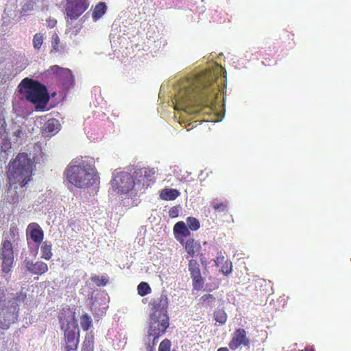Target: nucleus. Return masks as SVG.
Segmentation results:
<instances>
[{"label": "nucleus", "mask_w": 351, "mask_h": 351, "mask_svg": "<svg viewBox=\"0 0 351 351\" xmlns=\"http://www.w3.org/2000/svg\"><path fill=\"white\" fill-rule=\"evenodd\" d=\"M210 206L216 213H226L228 211V202L227 200L222 201L215 199L210 203Z\"/></svg>", "instance_id": "a211bd4d"}, {"label": "nucleus", "mask_w": 351, "mask_h": 351, "mask_svg": "<svg viewBox=\"0 0 351 351\" xmlns=\"http://www.w3.org/2000/svg\"><path fill=\"white\" fill-rule=\"evenodd\" d=\"M19 201V197L17 194H14L13 196H12L10 200H9V202L12 204L18 203Z\"/></svg>", "instance_id": "58836bf2"}, {"label": "nucleus", "mask_w": 351, "mask_h": 351, "mask_svg": "<svg viewBox=\"0 0 351 351\" xmlns=\"http://www.w3.org/2000/svg\"><path fill=\"white\" fill-rule=\"evenodd\" d=\"M112 190L121 195H126L136 191L133 176L128 172L117 173L111 180Z\"/></svg>", "instance_id": "6e6552de"}, {"label": "nucleus", "mask_w": 351, "mask_h": 351, "mask_svg": "<svg viewBox=\"0 0 351 351\" xmlns=\"http://www.w3.org/2000/svg\"><path fill=\"white\" fill-rule=\"evenodd\" d=\"M103 313H104V311H103L102 310H101V309H99V310H98V311L96 313V314H97L98 316H99V315H101H101H103Z\"/></svg>", "instance_id": "79ce46f5"}, {"label": "nucleus", "mask_w": 351, "mask_h": 351, "mask_svg": "<svg viewBox=\"0 0 351 351\" xmlns=\"http://www.w3.org/2000/svg\"><path fill=\"white\" fill-rule=\"evenodd\" d=\"M155 174V171L154 169L150 168H141L136 171V175L138 177H145L149 181V184L151 185L152 182H154L152 180V178Z\"/></svg>", "instance_id": "b1692460"}, {"label": "nucleus", "mask_w": 351, "mask_h": 351, "mask_svg": "<svg viewBox=\"0 0 351 351\" xmlns=\"http://www.w3.org/2000/svg\"><path fill=\"white\" fill-rule=\"evenodd\" d=\"M27 237H29L38 246L44 239V232L38 223H30L27 228Z\"/></svg>", "instance_id": "ddd939ff"}, {"label": "nucleus", "mask_w": 351, "mask_h": 351, "mask_svg": "<svg viewBox=\"0 0 351 351\" xmlns=\"http://www.w3.org/2000/svg\"><path fill=\"white\" fill-rule=\"evenodd\" d=\"M89 195L97 194L99 189L100 178L95 168L89 167Z\"/></svg>", "instance_id": "dca6fc26"}, {"label": "nucleus", "mask_w": 351, "mask_h": 351, "mask_svg": "<svg viewBox=\"0 0 351 351\" xmlns=\"http://www.w3.org/2000/svg\"><path fill=\"white\" fill-rule=\"evenodd\" d=\"M81 325L84 330H88V315L84 314L82 317Z\"/></svg>", "instance_id": "c9c22d12"}, {"label": "nucleus", "mask_w": 351, "mask_h": 351, "mask_svg": "<svg viewBox=\"0 0 351 351\" xmlns=\"http://www.w3.org/2000/svg\"><path fill=\"white\" fill-rule=\"evenodd\" d=\"M5 238H8L10 240V242H14L17 241L19 238V229L15 226H11L9 229V232Z\"/></svg>", "instance_id": "cd10ccee"}, {"label": "nucleus", "mask_w": 351, "mask_h": 351, "mask_svg": "<svg viewBox=\"0 0 351 351\" xmlns=\"http://www.w3.org/2000/svg\"><path fill=\"white\" fill-rule=\"evenodd\" d=\"M133 179L134 180L136 191L143 189H147L150 186L149 181L144 176L138 177L136 175V171L134 173Z\"/></svg>", "instance_id": "412c9836"}, {"label": "nucleus", "mask_w": 351, "mask_h": 351, "mask_svg": "<svg viewBox=\"0 0 351 351\" xmlns=\"http://www.w3.org/2000/svg\"><path fill=\"white\" fill-rule=\"evenodd\" d=\"M225 257L223 255H219L217 256L216 259L215 260V265L219 267L220 265H222L225 262Z\"/></svg>", "instance_id": "e433bc0d"}, {"label": "nucleus", "mask_w": 351, "mask_h": 351, "mask_svg": "<svg viewBox=\"0 0 351 351\" xmlns=\"http://www.w3.org/2000/svg\"><path fill=\"white\" fill-rule=\"evenodd\" d=\"M60 327L64 333L66 351H76L79 329L75 318V313L69 308L62 309L59 315Z\"/></svg>", "instance_id": "39448f33"}, {"label": "nucleus", "mask_w": 351, "mask_h": 351, "mask_svg": "<svg viewBox=\"0 0 351 351\" xmlns=\"http://www.w3.org/2000/svg\"><path fill=\"white\" fill-rule=\"evenodd\" d=\"M220 80H221L222 82H221V84H223V82H224V80L223 79H220Z\"/></svg>", "instance_id": "49530a36"}, {"label": "nucleus", "mask_w": 351, "mask_h": 351, "mask_svg": "<svg viewBox=\"0 0 351 351\" xmlns=\"http://www.w3.org/2000/svg\"><path fill=\"white\" fill-rule=\"evenodd\" d=\"M186 223L189 230L196 231L200 228V223L197 219L193 217H188L186 218Z\"/></svg>", "instance_id": "bb28decb"}, {"label": "nucleus", "mask_w": 351, "mask_h": 351, "mask_svg": "<svg viewBox=\"0 0 351 351\" xmlns=\"http://www.w3.org/2000/svg\"><path fill=\"white\" fill-rule=\"evenodd\" d=\"M214 318L216 322L223 324L227 320V314L223 310H217L214 313Z\"/></svg>", "instance_id": "c85d7f7f"}, {"label": "nucleus", "mask_w": 351, "mask_h": 351, "mask_svg": "<svg viewBox=\"0 0 351 351\" xmlns=\"http://www.w3.org/2000/svg\"><path fill=\"white\" fill-rule=\"evenodd\" d=\"M167 298L161 295L160 298L153 300L150 303L152 314L151 315V325L149 329V335L153 336L154 343L158 337L164 334L169 327V319L167 314Z\"/></svg>", "instance_id": "20e7f679"}, {"label": "nucleus", "mask_w": 351, "mask_h": 351, "mask_svg": "<svg viewBox=\"0 0 351 351\" xmlns=\"http://www.w3.org/2000/svg\"><path fill=\"white\" fill-rule=\"evenodd\" d=\"M173 230L175 238L180 243L183 242L184 237H187L191 234L190 230L182 221L177 222L174 225Z\"/></svg>", "instance_id": "f3484780"}, {"label": "nucleus", "mask_w": 351, "mask_h": 351, "mask_svg": "<svg viewBox=\"0 0 351 351\" xmlns=\"http://www.w3.org/2000/svg\"><path fill=\"white\" fill-rule=\"evenodd\" d=\"M43 43V35L41 33H37L33 38V47L35 49L39 50Z\"/></svg>", "instance_id": "c756f323"}, {"label": "nucleus", "mask_w": 351, "mask_h": 351, "mask_svg": "<svg viewBox=\"0 0 351 351\" xmlns=\"http://www.w3.org/2000/svg\"><path fill=\"white\" fill-rule=\"evenodd\" d=\"M93 307H95V304H94V302H92V304H91V306L90 307V309H91V311L93 310Z\"/></svg>", "instance_id": "c03bdc74"}, {"label": "nucleus", "mask_w": 351, "mask_h": 351, "mask_svg": "<svg viewBox=\"0 0 351 351\" xmlns=\"http://www.w3.org/2000/svg\"><path fill=\"white\" fill-rule=\"evenodd\" d=\"M18 88L25 99L34 104L45 105L49 99L46 86L31 78L25 77L22 80Z\"/></svg>", "instance_id": "423d86ee"}, {"label": "nucleus", "mask_w": 351, "mask_h": 351, "mask_svg": "<svg viewBox=\"0 0 351 351\" xmlns=\"http://www.w3.org/2000/svg\"><path fill=\"white\" fill-rule=\"evenodd\" d=\"M60 130V123L56 119H49L43 128V135L45 137H51L55 135Z\"/></svg>", "instance_id": "2eb2a0df"}, {"label": "nucleus", "mask_w": 351, "mask_h": 351, "mask_svg": "<svg viewBox=\"0 0 351 351\" xmlns=\"http://www.w3.org/2000/svg\"><path fill=\"white\" fill-rule=\"evenodd\" d=\"M22 134V131L21 129H17L16 130L14 133H13V135L14 136H16V138H20L21 137V135Z\"/></svg>", "instance_id": "ea45409f"}, {"label": "nucleus", "mask_w": 351, "mask_h": 351, "mask_svg": "<svg viewBox=\"0 0 351 351\" xmlns=\"http://www.w3.org/2000/svg\"><path fill=\"white\" fill-rule=\"evenodd\" d=\"M225 73L222 66H217L214 69L206 70L183 80L175 95L174 109L195 114L204 108H211L220 91L219 79Z\"/></svg>", "instance_id": "f257e3e1"}, {"label": "nucleus", "mask_w": 351, "mask_h": 351, "mask_svg": "<svg viewBox=\"0 0 351 351\" xmlns=\"http://www.w3.org/2000/svg\"><path fill=\"white\" fill-rule=\"evenodd\" d=\"M189 271L192 279V285L194 290H202L204 285V280L202 276L201 270L198 262L195 259H191L188 264Z\"/></svg>", "instance_id": "9b49d317"}, {"label": "nucleus", "mask_w": 351, "mask_h": 351, "mask_svg": "<svg viewBox=\"0 0 351 351\" xmlns=\"http://www.w3.org/2000/svg\"><path fill=\"white\" fill-rule=\"evenodd\" d=\"M41 258L45 260H49L51 258L52 254V245L47 241L43 242L41 247Z\"/></svg>", "instance_id": "5701e85b"}, {"label": "nucleus", "mask_w": 351, "mask_h": 351, "mask_svg": "<svg viewBox=\"0 0 351 351\" xmlns=\"http://www.w3.org/2000/svg\"><path fill=\"white\" fill-rule=\"evenodd\" d=\"M60 38L57 34H54L52 36V48L56 51H58L60 50Z\"/></svg>", "instance_id": "72a5a7b5"}, {"label": "nucleus", "mask_w": 351, "mask_h": 351, "mask_svg": "<svg viewBox=\"0 0 351 351\" xmlns=\"http://www.w3.org/2000/svg\"><path fill=\"white\" fill-rule=\"evenodd\" d=\"M250 339L247 337V332L243 328H237L232 335L228 346L232 350H236L241 346L249 347Z\"/></svg>", "instance_id": "f8f14e48"}, {"label": "nucleus", "mask_w": 351, "mask_h": 351, "mask_svg": "<svg viewBox=\"0 0 351 351\" xmlns=\"http://www.w3.org/2000/svg\"><path fill=\"white\" fill-rule=\"evenodd\" d=\"M90 280L97 287H105L109 283V276L106 274L101 276L93 274L90 277Z\"/></svg>", "instance_id": "4be33fe9"}, {"label": "nucleus", "mask_w": 351, "mask_h": 351, "mask_svg": "<svg viewBox=\"0 0 351 351\" xmlns=\"http://www.w3.org/2000/svg\"><path fill=\"white\" fill-rule=\"evenodd\" d=\"M137 291L138 294L143 297L150 293L152 289L147 282H141L137 287Z\"/></svg>", "instance_id": "a878e982"}, {"label": "nucleus", "mask_w": 351, "mask_h": 351, "mask_svg": "<svg viewBox=\"0 0 351 351\" xmlns=\"http://www.w3.org/2000/svg\"><path fill=\"white\" fill-rule=\"evenodd\" d=\"M107 10V5L104 2H99L94 8L92 12V18L94 21H98Z\"/></svg>", "instance_id": "6ab92c4d"}, {"label": "nucleus", "mask_w": 351, "mask_h": 351, "mask_svg": "<svg viewBox=\"0 0 351 351\" xmlns=\"http://www.w3.org/2000/svg\"><path fill=\"white\" fill-rule=\"evenodd\" d=\"M25 265L27 271L34 275H42L48 271V265L43 261H36L35 263L31 261H25Z\"/></svg>", "instance_id": "4468645a"}, {"label": "nucleus", "mask_w": 351, "mask_h": 351, "mask_svg": "<svg viewBox=\"0 0 351 351\" xmlns=\"http://www.w3.org/2000/svg\"><path fill=\"white\" fill-rule=\"evenodd\" d=\"M220 80H221L222 82H221V84H223V82H224V80L223 79H220Z\"/></svg>", "instance_id": "de8ad7c7"}, {"label": "nucleus", "mask_w": 351, "mask_h": 351, "mask_svg": "<svg viewBox=\"0 0 351 351\" xmlns=\"http://www.w3.org/2000/svg\"><path fill=\"white\" fill-rule=\"evenodd\" d=\"M67 180L72 184L84 188L87 185V165L82 160H73L66 171Z\"/></svg>", "instance_id": "0eeeda50"}, {"label": "nucleus", "mask_w": 351, "mask_h": 351, "mask_svg": "<svg viewBox=\"0 0 351 351\" xmlns=\"http://www.w3.org/2000/svg\"><path fill=\"white\" fill-rule=\"evenodd\" d=\"M202 304H206L208 306L212 305V302L215 300V297L211 294H204L200 298Z\"/></svg>", "instance_id": "473e14b6"}, {"label": "nucleus", "mask_w": 351, "mask_h": 351, "mask_svg": "<svg viewBox=\"0 0 351 351\" xmlns=\"http://www.w3.org/2000/svg\"><path fill=\"white\" fill-rule=\"evenodd\" d=\"M90 322H91L89 320V322H88L89 327L90 326Z\"/></svg>", "instance_id": "09e8293b"}, {"label": "nucleus", "mask_w": 351, "mask_h": 351, "mask_svg": "<svg viewBox=\"0 0 351 351\" xmlns=\"http://www.w3.org/2000/svg\"><path fill=\"white\" fill-rule=\"evenodd\" d=\"M47 23L48 27L53 28L56 26V25L57 23V21L56 19H49V20H47Z\"/></svg>", "instance_id": "4c0bfd02"}, {"label": "nucleus", "mask_w": 351, "mask_h": 351, "mask_svg": "<svg viewBox=\"0 0 351 351\" xmlns=\"http://www.w3.org/2000/svg\"><path fill=\"white\" fill-rule=\"evenodd\" d=\"M27 299L25 292L8 293L0 289V328L8 330L18 322L21 304Z\"/></svg>", "instance_id": "f03ea898"}, {"label": "nucleus", "mask_w": 351, "mask_h": 351, "mask_svg": "<svg viewBox=\"0 0 351 351\" xmlns=\"http://www.w3.org/2000/svg\"><path fill=\"white\" fill-rule=\"evenodd\" d=\"M179 215V209L178 206H173L169 210V215L171 218H176Z\"/></svg>", "instance_id": "f704fd0d"}, {"label": "nucleus", "mask_w": 351, "mask_h": 351, "mask_svg": "<svg viewBox=\"0 0 351 351\" xmlns=\"http://www.w3.org/2000/svg\"><path fill=\"white\" fill-rule=\"evenodd\" d=\"M179 195L178 190L174 189H165L160 193V197L163 200H174Z\"/></svg>", "instance_id": "aec40b11"}, {"label": "nucleus", "mask_w": 351, "mask_h": 351, "mask_svg": "<svg viewBox=\"0 0 351 351\" xmlns=\"http://www.w3.org/2000/svg\"><path fill=\"white\" fill-rule=\"evenodd\" d=\"M194 123H195V125H192V128H194V127H195V126L197 125V124L196 123V121H195V122H194Z\"/></svg>", "instance_id": "a18cd8bd"}, {"label": "nucleus", "mask_w": 351, "mask_h": 351, "mask_svg": "<svg viewBox=\"0 0 351 351\" xmlns=\"http://www.w3.org/2000/svg\"><path fill=\"white\" fill-rule=\"evenodd\" d=\"M171 343L169 339H165L162 340L158 347V351H170Z\"/></svg>", "instance_id": "2f4dec72"}, {"label": "nucleus", "mask_w": 351, "mask_h": 351, "mask_svg": "<svg viewBox=\"0 0 351 351\" xmlns=\"http://www.w3.org/2000/svg\"><path fill=\"white\" fill-rule=\"evenodd\" d=\"M304 351H315L313 348H306Z\"/></svg>", "instance_id": "37998d69"}, {"label": "nucleus", "mask_w": 351, "mask_h": 351, "mask_svg": "<svg viewBox=\"0 0 351 351\" xmlns=\"http://www.w3.org/2000/svg\"><path fill=\"white\" fill-rule=\"evenodd\" d=\"M1 270L3 274H9L14 266V244L8 238H4L0 246Z\"/></svg>", "instance_id": "1a4fd4ad"}, {"label": "nucleus", "mask_w": 351, "mask_h": 351, "mask_svg": "<svg viewBox=\"0 0 351 351\" xmlns=\"http://www.w3.org/2000/svg\"><path fill=\"white\" fill-rule=\"evenodd\" d=\"M232 262L230 261L226 260L223 264H222V266L221 267V271L224 275H228L232 272Z\"/></svg>", "instance_id": "7c9ffc66"}, {"label": "nucleus", "mask_w": 351, "mask_h": 351, "mask_svg": "<svg viewBox=\"0 0 351 351\" xmlns=\"http://www.w3.org/2000/svg\"><path fill=\"white\" fill-rule=\"evenodd\" d=\"M82 351H87V350H86L85 349H83Z\"/></svg>", "instance_id": "8fccbe9b"}, {"label": "nucleus", "mask_w": 351, "mask_h": 351, "mask_svg": "<svg viewBox=\"0 0 351 351\" xmlns=\"http://www.w3.org/2000/svg\"><path fill=\"white\" fill-rule=\"evenodd\" d=\"M197 245L199 246V245L195 243V239L193 238L188 239L185 242V250L191 257H193L195 256V247Z\"/></svg>", "instance_id": "393cba45"}, {"label": "nucleus", "mask_w": 351, "mask_h": 351, "mask_svg": "<svg viewBox=\"0 0 351 351\" xmlns=\"http://www.w3.org/2000/svg\"><path fill=\"white\" fill-rule=\"evenodd\" d=\"M36 162L30 158L29 154L20 152L15 158L12 159L6 172L10 182L18 183L23 188L32 180ZM11 187V183H10Z\"/></svg>", "instance_id": "7ed1b4c3"}, {"label": "nucleus", "mask_w": 351, "mask_h": 351, "mask_svg": "<svg viewBox=\"0 0 351 351\" xmlns=\"http://www.w3.org/2000/svg\"><path fill=\"white\" fill-rule=\"evenodd\" d=\"M217 351H229V350L226 347H222L219 348Z\"/></svg>", "instance_id": "a19ab883"}, {"label": "nucleus", "mask_w": 351, "mask_h": 351, "mask_svg": "<svg viewBox=\"0 0 351 351\" xmlns=\"http://www.w3.org/2000/svg\"><path fill=\"white\" fill-rule=\"evenodd\" d=\"M86 8V0H66L65 14L71 20H75L81 16Z\"/></svg>", "instance_id": "9d476101"}]
</instances>
